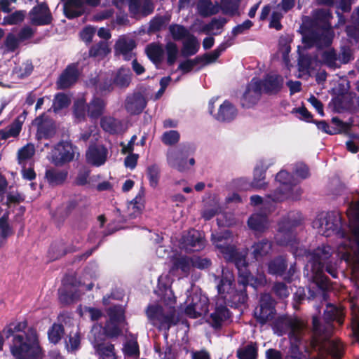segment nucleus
I'll list each match as a JSON object with an SVG mask.
<instances>
[{
    "label": "nucleus",
    "mask_w": 359,
    "mask_h": 359,
    "mask_svg": "<svg viewBox=\"0 0 359 359\" xmlns=\"http://www.w3.org/2000/svg\"><path fill=\"white\" fill-rule=\"evenodd\" d=\"M348 224L344 225L341 214L337 210L318 215L313 222L325 237L335 236L343 239L338 247L341 259L352 265L353 272L359 269V199L351 201L346 210Z\"/></svg>",
    "instance_id": "nucleus-1"
},
{
    "label": "nucleus",
    "mask_w": 359,
    "mask_h": 359,
    "mask_svg": "<svg viewBox=\"0 0 359 359\" xmlns=\"http://www.w3.org/2000/svg\"><path fill=\"white\" fill-rule=\"evenodd\" d=\"M345 314L341 306L327 303L323 313L322 324L317 316L312 317L313 338L311 344L313 346L326 348L327 353L333 359H341L344 355V346L338 339H330L335 329L334 323L338 326L344 324Z\"/></svg>",
    "instance_id": "nucleus-2"
},
{
    "label": "nucleus",
    "mask_w": 359,
    "mask_h": 359,
    "mask_svg": "<svg viewBox=\"0 0 359 359\" xmlns=\"http://www.w3.org/2000/svg\"><path fill=\"white\" fill-rule=\"evenodd\" d=\"M332 18V14L327 8L314 10L312 17L303 16L300 29L305 46L311 48L331 45L333 38L330 23Z\"/></svg>",
    "instance_id": "nucleus-3"
},
{
    "label": "nucleus",
    "mask_w": 359,
    "mask_h": 359,
    "mask_svg": "<svg viewBox=\"0 0 359 359\" xmlns=\"http://www.w3.org/2000/svg\"><path fill=\"white\" fill-rule=\"evenodd\" d=\"M11 351L17 359H38L41 348L36 330L31 328L27 333L14 336L11 344Z\"/></svg>",
    "instance_id": "nucleus-4"
},
{
    "label": "nucleus",
    "mask_w": 359,
    "mask_h": 359,
    "mask_svg": "<svg viewBox=\"0 0 359 359\" xmlns=\"http://www.w3.org/2000/svg\"><path fill=\"white\" fill-rule=\"evenodd\" d=\"M332 252L333 250L330 245H322L309 251L307 255L313 273V281L323 290H327L330 286V280L324 273V267L325 264L332 260Z\"/></svg>",
    "instance_id": "nucleus-5"
},
{
    "label": "nucleus",
    "mask_w": 359,
    "mask_h": 359,
    "mask_svg": "<svg viewBox=\"0 0 359 359\" xmlns=\"http://www.w3.org/2000/svg\"><path fill=\"white\" fill-rule=\"evenodd\" d=\"M146 315L151 323L161 330L168 332L169 330L179 323L175 307L165 311L158 304H149L146 309Z\"/></svg>",
    "instance_id": "nucleus-6"
},
{
    "label": "nucleus",
    "mask_w": 359,
    "mask_h": 359,
    "mask_svg": "<svg viewBox=\"0 0 359 359\" xmlns=\"http://www.w3.org/2000/svg\"><path fill=\"white\" fill-rule=\"evenodd\" d=\"M301 224V219L292 218L291 214L283 218L278 224V231L274 236L279 246H292L296 242L295 229Z\"/></svg>",
    "instance_id": "nucleus-7"
},
{
    "label": "nucleus",
    "mask_w": 359,
    "mask_h": 359,
    "mask_svg": "<svg viewBox=\"0 0 359 359\" xmlns=\"http://www.w3.org/2000/svg\"><path fill=\"white\" fill-rule=\"evenodd\" d=\"M276 180L280 186L266 196V202L272 201L274 203L283 202L291 196L293 187L296 185L295 180L292 174L285 170L278 172Z\"/></svg>",
    "instance_id": "nucleus-8"
},
{
    "label": "nucleus",
    "mask_w": 359,
    "mask_h": 359,
    "mask_svg": "<svg viewBox=\"0 0 359 359\" xmlns=\"http://www.w3.org/2000/svg\"><path fill=\"white\" fill-rule=\"evenodd\" d=\"M276 302L270 294H261L259 305L254 311V318L261 326L271 321L276 314Z\"/></svg>",
    "instance_id": "nucleus-9"
},
{
    "label": "nucleus",
    "mask_w": 359,
    "mask_h": 359,
    "mask_svg": "<svg viewBox=\"0 0 359 359\" xmlns=\"http://www.w3.org/2000/svg\"><path fill=\"white\" fill-rule=\"evenodd\" d=\"M257 279L255 280V283L247 282L246 280H238L237 285L222 299L227 306L238 309L245 306L248 300V295L247 293V287L250 285L253 287H256V283Z\"/></svg>",
    "instance_id": "nucleus-10"
},
{
    "label": "nucleus",
    "mask_w": 359,
    "mask_h": 359,
    "mask_svg": "<svg viewBox=\"0 0 359 359\" xmlns=\"http://www.w3.org/2000/svg\"><path fill=\"white\" fill-rule=\"evenodd\" d=\"M184 313L190 318H197L208 313L209 299L205 295L194 293L187 298Z\"/></svg>",
    "instance_id": "nucleus-11"
},
{
    "label": "nucleus",
    "mask_w": 359,
    "mask_h": 359,
    "mask_svg": "<svg viewBox=\"0 0 359 359\" xmlns=\"http://www.w3.org/2000/svg\"><path fill=\"white\" fill-rule=\"evenodd\" d=\"M189 150L190 147L184 144L169 149L166 154L169 166L177 169L180 172H184L188 170L187 160L189 155Z\"/></svg>",
    "instance_id": "nucleus-12"
},
{
    "label": "nucleus",
    "mask_w": 359,
    "mask_h": 359,
    "mask_svg": "<svg viewBox=\"0 0 359 359\" xmlns=\"http://www.w3.org/2000/svg\"><path fill=\"white\" fill-rule=\"evenodd\" d=\"M53 163L56 166H62L73 161L74 151L73 144L68 141H60L51 151Z\"/></svg>",
    "instance_id": "nucleus-13"
},
{
    "label": "nucleus",
    "mask_w": 359,
    "mask_h": 359,
    "mask_svg": "<svg viewBox=\"0 0 359 359\" xmlns=\"http://www.w3.org/2000/svg\"><path fill=\"white\" fill-rule=\"evenodd\" d=\"M30 22L35 26L49 25L53 18L50 10L46 2L38 4L29 13Z\"/></svg>",
    "instance_id": "nucleus-14"
},
{
    "label": "nucleus",
    "mask_w": 359,
    "mask_h": 359,
    "mask_svg": "<svg viewBox=\"0 0 359 359\" xmlns=\"http://www.w3.org/2000/svg\"><path fill=\"white\" fill-rule=\"evenodd\" d=\"M231 318V312L222 300H216L213 311L208 323L215 330H220L223 324Z\"/></svg>",
    "instance_id": "nucleus-15"
},
{
    "label": "nucleus",
    "mask_w": 359,
    "mask_h": 359,
    "mask_svg": "<svg viewBox=\"0 0 359 359\" xmlns=\"http://www.w3.org/2000/svg\"><path fill=\"white\" fill-rule=\"evenodd\" d=\"M80 74L78 62L68 65L57 79L56 82L57 89L69 88L78 81Z\"/></svg>",
    "instance_id": "nucleus-16"
},
{
    "label": "nucleus",
    "mask_w": 359,
    "mask_h": 359,
    "mask_svg": "<svg viewBox=\"0 0 359 359\" xmlns=\"http://www.w3.org/2000/svg\"><path fill=\"white\" fill-rule=\"evenodd\" d=\"M262 95L261 83L258 79L253 78L246 86V89L241 99L243 108L254 107L260 100Z\"/></svg>",
    "instance_id": "nucleus-17"
},
{
    "label": "nucleus",
    "mask_w": 359,
    "mask_h": 359,
    "mask_svg": "<svg viewBox=\"0 0 359 359\" xmlns=\"http://www.w3.org/2000/svg\"><path fill=\"white\" fill-rule=\"evenodd\" d=\"M108 153L104 144L91 142L86 152V161L94 166H101L107 161Z\"/></svg>",
    "instance_id": "nucleus-18"
},
{
    "label": "nucleus",
    "mask_w": 359,
    "mask_h": 359,
    "mask_svg": "<svg viewBox=\"0 0 359 359\" xmlns=\"http://www.w3.org/2000/svg\"><path fill=\"white\" fill-rule=\"evenodd\" d=\"M147 104L146 97L141 92H134L126 96L124 107L130 115H139L145 109Z\"/></svg>",
    "instance_id": "nucleus-19"
},
{
    "label": "nucleus",
    "mask_w": 359,
    "mask_h": 359,
    "mask_svg": "<svg viewBox=\"0 0 359 359\" xmlns=\"http://www.w3.org/2000/svg\"><path fill=\"white\" fill-rule=\"evenodd\" d=\"M154 8L151 0H128V11L132 18L147 17L153 13Z\"/></svg>",
    "instance_id": "nucleus-20"
},
{
    "label": "nucleus",
    "mask_w": 359,
    "mask_h": 359,
    "mask_svg": "<svg viewBox=\"0 0 359 359\" xmlns=\"http://www.w3.org/2000/svg\"><path fill=\"white\" fill-rule=\"evenodd\" d=\"M34 124L37 126L36 138L38 140H48L56 133V128L53 120L41 115L34 119Z\"/></svg>",
    "instance_id": "nucleus-21"
},
{
    "label": "nucleus",
    "mask_w": 359,
    "mask_h": 359,
    "mask_svg": "<svg viewBox=\"0 0 359 359\" xmlns=\"http://www.w3.org/2000/svg\"><path fill=\"white\" fill-rule=\"evenodd\" d=\"M261 83V90L269 95H277L283 87L284 79L279 74H267L262 80H259Z\"/></svg>",
    "instance_id": "nucleus-22"
},
{
    "label": "nucleus",
    "mask_w": 359,
    "mask_h": 359,
    "mask_svg": "<svg viewBox=\"0 0 359 359\" xmlns=\"http://www.w3.org/2000/svg\"><path fill=\"white\" fill-rule=\"evenodd\" d=\"M218 278L219 280L217 285V290L219 297L217 299L222 300L224 296H226L227 293H230L236 286L234 283L235 279L232 272L224 269L222 271L221 276L218 277Z\"/></svg>",
    "instance_id": "nucleus-23"
},
{
    "label": "nucleus",
    "mask_w": 359,
    "mask_h": 359,
    "mask_svg": "<svg viewBox=\"0 0 359 359\" xmlns=\"http://www.w3.org/2000/svg\"><path fill=\"white\" fill-rule=\"evenodd\" d=\"M184 243L187 250L192 251H200L205 248V240L201 233L196 229L188 231L184 237Z\"/></svg>",
    "instance_id": "nucleus-24"
},
{
    "label": "nucleus",
    "mask_w": 359,
    "mask_h": 359,
    "mask_svg": "<svg viewBox=\"0 0 359 359\" xmlns=\"http://www.w3.org/2000/svg\"><path fill=\"white\" fill-rule=\"evenodd\" d=\"M68 174L67 169L50 168L46 170L45 179L50 187L62 186L67 181Z\"/></svg>",
    "instance_id": "nucleus-25"
},
{
    "label": "nucleus",
    "mask_w": 359,
    "mask_h": 359,
    "mask_svg": "<svg viewBox=\"0 0 359 359\" xmlns=\"http://www.w3.org/2000/svg\"><path fill=\"white\" fill-rule=\"evenodd\" d=\"M87 85L95 88L96 93L100 94L111 93L114 88L111 78H100L98 75L89 78Z\"/></svg>",
    "instance_id": "nucleus-26"
},
{
    "label": "nucleus",
    "mask_w": 359,
    "mask_h": 359,
    "mask_svg": "<svg viewBox=\"0 0 359 359\" xmlns=\"http://www.w3.org/2000/svg\"><path fill=\"white\" fill-rule=\"evenodd\" d=\"M287 266L286 256L278 255L267 263V272L273 276H282L286 271Z\"/></svg>",
    "instance_id": "nucleus-27"
},
{
    "label": "nucleus",
    "mask_w": 359,
    "mask_h": 359,
    "mask_svg": "<svg viewBox=\"0 0 359 359\" xmlns=\"http://www.w3.org/2000/svg\"><path fill=\"white\" fill-rule=\"evenodd\" d=\"M107 102L97 96H93L87 104L88 116L90 119L97 120L104 113Z\"/></svg>",
    "instance_id": "nucleus-28"
},
{
    "label": "nucleus",
    "mask_w": 359,
    "mask_h": 359,
    "mask_svg": "<svg viewBox=\"0 0 359 359\" xmlns=\"http://www.w3.org/2000/svg\"><path fill=\"white\" fill-rule=\"evenodd\" d=\"M237 109L229 100H226L219 106L218 111L214 115L215 119L222 122H230L237 116Z\"/></svg>",
    "instance_id": "nucleus-29"
},
{
    "label": "nucleus",
    "mask_w": 359,
    "mask_h": 359,
    "mask_svg": "<svg viewBox=\"0 0 359 359\" xmlns=\"http://www.w3.org/2000/svg\"><path fill=\"white\" fill-rule=\"evenodd\" d=\"M114 86L125 89L128 88L132 80V72L128 67H120L111 77Z\"/></svg>",
    "instance_id": "nucleus-30"
},
{
    "label": "nucleus",
    "mask_w": 359,
    "mask_h": 359,
    "mask_svg": "<svg viewBox=\"0 0 359 359\" xmlns=\"http://www.w3.org/2000/svg\"><path fill=\"white\" fill-rule=\"evenodd\" d=\"M136 42L134 39H126L125 38L119 39L115 44V49L118 53L121 54L125 60L129 61L135 54L132 53L136 48Z\"/></svg>",
    "instance_id": "nucleus-31"
},
{
    "label": "nucleus",
    "mask_w": 359,
    "mask_h": 359,
    "mask_svg": "<svg viewBox=\"0 0 359 359\" xmlns=\"http://www.w3.org/2000/svg\"><path fill=\"white\" fill-rule=\"evenodd\" d=\"M272 247V241L267 238H263L252 245V254L256 260H261L271 252Z\"/></svg>",
    "instance_id": "nucleus-32"
},
{
    "label": "nucleus",
    "mask_w": 359,
    "mask_h": 359,
    "mask_svg": "<svg viewBox=\"0 0 359 359\" xmlns=\"http://www.w3.org/2000/svg\"><path fill=\"white\" fill-rule=\"evenodd\" d=\"M230 262L235 264L238 269V280H246L247 282H250V280L253 279V277L248 269V263L246 261L245 257L238 252V256H236Z\"/></svg>",
    "instance_id": "nucleus-33"
},
{
    "label": "nucleus",
    "mask_w": 359,
    "mask_h": 359,
    "mask_svg": "<svg viewBox=\"0 0 359 359\" xmlns=\"http://www.w3.org/2000/svg\"><path fill=\"white\" fill-rule=\"evenodd\" d=\"M191 268V257L187 255H179L172 258L171 272L180 271L183 274L187 276L190 273Z\"/></svg>",
    "instance_id": "nucleus-34"
},
{
    "label": "nucleus",
    "mask_w": 359,
    "mask_h": 359,
    "mask_svg": "<svg viewBox=\"0 0 359 359\" xmlns=\"http://www.w3.org/2000/svg\"><path fill=\"white\" fill-rule=\"evenodd\" d=\"M95 350L96 354L99 356V359L118 358L114 344L110 342L98 343L95 346Z\"/></svg>",
    "instance_id": "nucleus-35"
},
{
    "label": "nucleus",
    "mask_w": 359,
    "mask_h": 359,
    "mask_svg": "<svg viewBox=\"0 0 359 359\" xmlns=\"http://www.w3.org/2000/svg\"><path fill=\"white\" fill-rule=\"evenodd\" d=\"M268 167L264 165L262 163L257 165L253 172V180L251 182V186L253 188L260 189L265 188L267 183L265 182L266 172Z\"/></svg>",
    "instance_id": "nucleus-36"
},
{
    "label": "nucleus",
    "mask_w": 359,
    "mask_h": 359,
    "mask_svg": "<svg viewBox=\"0 0 359 359\" xmlns=\"http://www.w3.org/2000/svg\"><path fill=\"white\" fill-rule=\"evenodd\" d=\"M289 336L291 340L300 343L304 332V325L298 320L288 321Z\"/></svg>",
    "instance_id": "nucleus-37"
},
{
    "label": "nucleus",
    "mask_w": 359,
    "mask_h": 359,
    "mask_svg": "<svg viewBox=\"0 0 359 359\" xmlns=\"http://www.w3.org/2000/svg\"><path fill=\"white\" fill-rule=\"evenodd\" d=\"M238 359H257L258 347L256 343L250 342L243 348H239L236 351Z\"/></svg>",
    "instance_id": "nucleus-38"
},
{
    "label": "nucleus",
    "mask_w": 359,
    "mask_h": 359,
    "mask_svg": "<svg viewBox=\"0 0 359 359\" xmlns=\"http://www.w3.org/2000/svg\"><path fill=\"white\" fill-rule=\"evenodd\" d=\"M199 49V43L196 37L191 34L183 43L182 54L184 57H189L195 55Z\"/></svg>",
    "instance_id": "nucleus-39"
},
{
    "label": "nucleus",
    "mask_w": 359,
    "mask_h": 359,
    "mask_svg": "<svg viewBox=\"0 0 359 359\" xmlns=\"http://www.w3.org/2000/svg\"><path fill=\"white\" fill-rule=\"evenodd\" d=\"M321 59L322 63L330 69H336L340 67V64L337 62L338 55L334 48L323 51Z\"/></svg>",
    "instance_id": "nucleus-40"
},
{
    "label": "nucleus",
    "mask_w": 359,
    "mask_h": 359,
    "mask_svg": "<svg viewBox=\"0 0 359 359\" xmlns=\"http://www.w3.org/2000/svg\"><path fill=\"white\" fill-rule=\"evenodd\" d=\"M146 53L153 63L158 64L162 61L163 49L161 45L152 43L147 46Z\"/></svg>",
    "instance_id": "nucleus-41"
},
{
    "label": "nucleus",
    "mask_w": 359,
    "mask_h": 359,
    "mask_svg": "<svg viewBox=\"0 0 359 359\" xmlns=\"http://www.w3.org/2000/svg\"><path fill=\"white\" fill-rule=\"evenodd\" d=\"M126 357L138 358L140 355V346L136 338L128 339L122 348Z\"/></svg>",
    "instance_id": "nucleus-42"
},
{
    "label": "nucleus",
    "mask_w": 359,
    "mask_h": 359,
    "mask_svg": "<svg viewBox=\"0 0 359 359\" xmlns=\"http://www.w3.org/2000/svg\"><path fill=\"white\" fill-rule=\"evenodd\" d=\"M248 224L250 229L256 231L263 232L267 227L266 218L260 214H254L249 217Z\"/></svg>",
    "instance_id": "nucleus-43"
},
{
    "label": "nucleus",
    "mask_w": 359,
    "mask_h": 359,
    "mask_svg": "<svg viewBox=\"0 0 359 359\" xmlns=\"http://www.w3.org/2000/svg\"><path fill=\"white\" fill-rule=\"evenodd\" d=\"M27 327V321L26 320L21 322H12L7 325L3 330L2 332L6 338L8 339L11 337H14L15 332H23Z\"/></svg>",
    "instance_id": "nucleus-44"
},
{
    "label": "nucleus",
    "mask_w": 359,
    "mask_h": 359,
    "mask_svg": "<svg viewBox=\"0 0 359 359\" xmlns=\"http://www.w3.org/2000/svg\"><path fill=\"white\" fill-rule=\"evenodd\" d=\"M100 126L104 131L116 134L118 131L120 122L112 116H103L100 119Z\"/></svg>",
    "instance_id": "nucleus-45"
},
{
    "label": "nucleus",
    "mask_w": 359,
    "mask_h": 359,
    "mask_svg": "<svg viewBox=\"0 0 359 359\" xmlns=\"http://www.w3.org/2000/svg\"><path fill=\"white\" fill-rule=\"evenodd\" d=\"M27 115V112L25 110H24L22 113L20 114L13 121V123L8 126L7 130L11 137H16L19 135Z\"/></svg>",
    "instance_id": "nucleus-46"
},
{
    "label": "nucleus",
    "mask_w": 359,
    "mask_h": 359,
    "mask_svg": "<svg viewBox=\"0 0 359 359\" xmlns=\"http://www.w3.org/2000/svg\"><path fill=\"white\" fill-rule=\"evenodd\" d=\"M101 0H73L68 5L76 7L75 12H79V17L87 13L86 6L96 7L100 4Z\"/></svg>",
    "instance_id": "nucleus-47"
},
{
    "label": "nucleus",
    "mask_w": 359,
    "mask_h": 359,
    "mask_svg": "<svg viewBox=\"0 0 359 359\" xmlns=\"http://www.w3.org/2000/svg\"><path fill=\"white\" fill-rule=\"evenodd\" d=\"M168 29L172 38L175 41H180L187 39L191 34L189 31L182 25L172 24L169 26Z\"/></svg>",
    "instance_id": "nucleus-48"
},
{
    "label": "nucleus",
    "mask_w": 359,
    "mask_h": 359,
    "mask_svg": "<svg viewBox=\"0 0 359 359\" xmlns=\"http://www.w3.org/2000/svg\"><path fill=\"white\" fill-rule=\"evenodd\" d=\"M64 334V326L60 323H53L48 331V339L51 343L57 344L61 340Z\"/></svg>",
    "instance_id": "nucleus-49"
},
{
    "label": "nucleus",
    "mask_w": 359,
    "mask_h": 359,
    "mask_svg": "<svg viewBox=\"0 0 359 359\" xmlns=\"http://www.w3.org/2000/svg\"><path fill=\"white\" fill-rule=\"evenodd\" d=\"M110 50L108 43L101 41L90 48L89 55L93 57H104L110 53Z\"/></svg>",
    "instance_id": "nucleus-50"
},
{
    "label": "nucleus",
    "mask_w": 359,
    "mask_h": 359,
    "mask_svg": "<svg viewBox=\"0 0 359 359\" xmlns=\"http://www.w3.org/2000/svg\"><path fill=\"white\" fill-rule=\"evenodd\" d=\"M241 0H221V9L225 15L233 16L238 13Z\"/></svg>",
    "instance_id": "nucleus-51"
},
{
    "label": "nucleus",
    "mask_w": 359,
    "mask_h": 359,
    "mask_svg": "<svg viewBox=\"0 0 359 359\" xmlns=\"http://www.w3.org/2000/svg\"><path fill=\"white\" fill-rule=\"evenodd\" d=\"M77 205L78 203L76 201H69L64 208L60 207L57 208L53 217L55 218L58 217L59 220L64 221L65 218H67L77 207Z\"/></svg>",
    "instance_id": "nucleus-52"
},
{
    "label": "nucleus",
    "mask_w": 359,
    "mask_h": 359,
    "mask_svg": "<svg viewBox=\"0 0 359 359\" xmlns=\"http://www.w3.org/2000/svg\"><path fill=\"white\" fill-rule=\"evenodd\" d=\"M147 176L149 180V185L156 188L159 182L161 177V169L157 164H152L147 168Z\"/></svg>",
    "instance_id": "nucleus-53"
},
{
    "label": "nucleus",
    "mask_w": 359,
    "mask_h": 359,
    "mask_svg": "<svg viewBox=\"0 0 359 359\" xmlns=\"http://www.w3.org/2000/svg\"><path fill=\"white\" fill-rule=\"evenodd\" d=\"M20 41L13 33H8L4 41L1 48H4V53H13L20 46Z\"/></svg>",
    "instance_id": "nucleus-54"
},
{
    "label": "nucleus",
    "mask_w": 359,
    "mask_h": 359,
    "mask_svg": "<svg viewBox=\"0 0 359 359\" xmlns=\"http://www.w3.org/2000/svg\"><path fill=\"white\" fill-rule=\"evenodd\" d=\"M109 321L121 324L125 321L124 310L120 305L111 306L107 310Z\"/></svg>",
    "instance_id": "nucleus-55"
},
{
    "label": "nucleus",
    "mask_w": 359,
    "mask_h": 359,
    "mask_svg": "<svg viewBox=\"0 0 359 359\" xmlns=\"http://www.w3.org/2000/svg\"><path fill=\"white\" fill-rule=\"evenodd\" d=\"M34 70L32 62L27 60L22 62L21 65L16 66L13 69V74L17 76L18 79H22L29 76Z\"/></svg>",
    "instance_id": "nucleus-56"
},
{
    "label": "nucleus",
    "mask_w": 359,
    "mask_h": 359,
    "mask_svg": "<svg viewBox=\"0 0 359 359\" xmlns=\"http://www.w3.org/2000/svg\"><path fill=\"white\" fill-rule=\"evenodd\" d=\"M119 323L108 321L103 327L104 334L109 339L117 338L122 334V330Z\"/></svg>",
    "instance_id": "nucleus-57"
},
{
    "label": "nucleus",
    "mask_w": 359,
    "mask_h": 359,
    "mask_svg": "<svg viewBox=\"0 0 359 359\" xmlns=\"http://www.w3.org/2000/svg\"><path fill=\"white\" fill-rule=\"evenodd\" d=\"M73 113L74 116L79 121H83L86 120V113L88 114V107L85 100H79L74 102Z\"/></svg>",
    "instance_id": "nucleus-58"
},
{
    "label": "nucleus",
    "mask_w": 359,
    "mask_h": 359,
    "mask_svg": "<svg viewBox=\"0 0 359 359\" xmlns=\"http://www.w3.org/2000/svg\"><path fill=\"white\" fill-rule=\"evenodd\" d=\"M231 239V232L229 230H226L224 232L212 233L211 241L217 249L219 246L224 245V243H229Z\"/></svg>",
    "instance_id": "nucleus-59"
},
{
    "label": "nucleus",
    "mask_w": 359,
    "mask_h": 359,
    "mask_svg": "<svg viewBox=\"0 0 359 359\" xmlns=\"http://www.w3.org/2000/svg\"><path fill=\"white\" fill-rule=\"evenodd\" d=\"M312 57L309 54H299L298 57V70L303 74H309L312 65Z\"/></svg>",
    "instance_id": "nucleus-60"
},
{
    "label": "nucleus",
    "mask_w": 359,
    "mask_h": 359,
    "mask_svg": "<svg viewBox=\"0 0 359 359\" xmlns=\"http://www.w3.org/2000/svg\"><path fill=\"white\" fill-rule=\"evenodd\" d=\"M220 253L222 254L224 258L230 262L236 256H238V252L235 245L229 243H224L222 246L217 248Z\"/></svg>",
    "instance_id": "nucleus-61"
},
{
    "label": "nucleus",
    "mask_w": 359,
    "mask_h": 359,
    "mask_svg": "<svg viewBox=\"0 0 359 359\" xmlns=\"http://www.w3.org/2000/svg\"><path fill=\"white\" fill-rule=\"evenodd\" d=\"M165 51L167 64L168 66H172L175 63L178 55L177 46L174 42L169 41L165 45Z\"/></svg>",
    "instance_id": "nucleus-62"
},
{
    "label": "nucleus",
    "mask_w": 359,
    "mask_h": 359,
    "mask_svg": "<svg viewBox=\"0 0 359 359\" xmlns=\"http://www.w3.org/2000/svg\"><path fill=\"white\" fill-rule=\"evenodd\" d=\"M333 126H331L332 130H337L336 134L344 133L349 134L352 124L342 121L338 117H333L331 120Z\"/></svg>",
    "instance_id": "nucleus-63"
},
{
    "label": "nucleus",
    "mask_w": 359,
    "mask_h": 359,
    "mask_svg": "<svg viewBox=\"0 0 359 359\" xmlns=\"http://www.w3.org/2000/svg\"><path fill=\"white\" fill-rule=\"evenodd\" d=\"M198 11L203 17H209L217 13L210 0L201 1L198 5Z\"/></svg>",
    "instance_id": "nucleus-64"
}]
</instances>
